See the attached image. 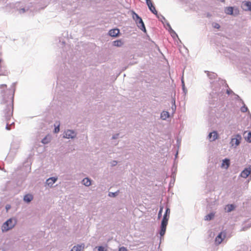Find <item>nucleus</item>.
Returning a JSON list of instances; mask_svg holds the SVG:
<instances>
[{
	"mask_svg": "<svg viewBox=\"0 0 251 251\" xmlns=\"http://www.w3.org/2000/svg\"><path fill=\"white\" fill-rule=\"evenodd\" d=\"M16 83L12 84L11 88H7L6 84L0 85V96L1 97V103L5 104V108L3 110V117L6 122V129L10 130L15 123L11 121L13 112V100L15 91Z\"/></svg>",
	"mask_w": 251,
	"mask_h": 251,
	"instance_id": "obj_1",
	"label": "nucleus"
},
{
	"mask_svg": "<svg viewBox=\"0 0 251 251\" xmlns=\"http://www.w3.org/2000/svg\"><path fill=\"white\" fill-rule=\"evenodd\" d=\"M213 93L217 94L220 99L224 98L225 95H229L233 92L228 87L225 80L218 78V80L210 81Z\"/></svg>",
	"mask_w": 251,
	"mask_h": 251,
	"instance_id": "obj_2",
	"label": "nucleus"
},
{
	"mask_svg": "<svg viewBox=\"0 0 251 251\" xmlns=\"http://www.w3.org/2000/svg\"><path fill=\"white\" fill-rule=\"evenodd\" d=\"M170 209L167 207L165 209V213L163 215V219L161 222L160 230L159 233L161 237L164 235L166 230L167 226L168 225V220L170 218Z\"/></svg>",
	"mask_w": 251,
	"mask_h": 251,
	"instance_id": "obj_3",
	"label": "nucleus"
},
{
	"mask_svg": "<svg viewBox=\"0 0 251 251\" xmlns=\"http://www.w3.org/2000/svg\"><path fill=\"white\" fill-rule=\"evenodd\" d=\"M17 221L16 218H11L6 221L1 226L2 232H5L12 229L17 224Z\"/></svg>",
	"mask_w": 251,
	"mask_h": 251,
	"instance_id": "obj_4",
	"label": "nucleus"
},
{
	"mask_svg": "<svg viewBox=\"0 0 251 251\" xmlns=\"http://www.w3.org/2000/svg\"><path fill=\"white\" fill-rule=\"evenodd\" d=\"M132 18L135 21L138 27L144 33H147V30L142 18L134 11H132Z\"/></svg>",
	"mask_w": 251,
	"mask_h": 251,
	"instance_id": "obj_5",
	"label": "nucleus"
},
{
	"mask_svg": "<svg viewBox=\"0 0 251 251\" xmlns=\"http://www.w3.org/2000/svg\"><path fill=\"white\" fill-rule=\"evenodd\" d=\"M235 50L234 47L233 48H227V49L226 50L225 55L226 57L229 58L230 60L234 61L235 58Z\"/></svg>",
	"mask_w": 251,
	"mask_h": 251,
	"instance_id": "obj_6",
	"label": "nucleus"
},
{
	"mask_svg": "<svg viewBox=\"0 0 251 251\" xmlns=\"http://www.w3.org/2000/svg\"><path fill=\"white\" fill-rule=\"evenodd\" d=\"M146 4L148 5V7L149 9V10L154 15H156V16L157 17V18H159L158 14L157 13V11L155 9V8L152 2V1L149 0V1H146Z\"/></svg>",
	"mask_w": 251,
	"mask_h": 251,
	"instance_id": "obj_7",
	"label": "nucleus"
},
{
	"mask_svg": "<svg viewBox=\"0 0 251 251\" xmlns=\"http://www.w3.org/2000/svg\"><path fill=\"white\" fill-rule=\"evenodd\" d=\"M76 136V133L74 130L68 129L64 133L63 137L67 139H73Z\"/></svg>",
	"mask_w": 251,
	"mask_h": 251,
	"instance_id": "obj_8",
	"label": "nucleus"
},
{
	"mask_svg": "<svg viewBox=\"0 0 251 251\" xmlns=\"http://www.w3.org/2000/svg\"><path fill=\"white\" fill-rule=\"evenodd\" d=\"M225 237V234H224L222 232L219 233L217 236L216 237L215 242L216 245H219L221 244L223 241Z\"/></svg>",
	"mask_w": 251,
	"mask_h": 251,
	"instance_id": "obj_9",
	"label": "nucleus"
},
{
	"mask_svg": "<svg viewBox=\"0 0 251 251\" xmlns=\"http://www.w3.org/2000/svg\"><path fill=\"white\" fill-rule=\"evenodd\" d=\"M251 173V167L245 168L241 173L240 176L246 178Z\"/></svg>",
	"mask_w": 251,
	"mask_h": 251,
	"instance_id": "obj_10",
	"label": "nucleus"
},
{
	"mask_svg": "<svg viewBox=\"0 0 251 251\" xmlns=\"http://www.w3.org/2000/svg\"><path fill=\"white\" fill-rule=\"evenodd\" d=\"M205 72L207 73V76L210 79V81H213V79H214V80H218V78L217 77V75L216 74L208 71H205Z\"/></svg>",
	"mask_w": 251,
	"mask_h": 251,
	"instance_id": "obj_11",
	"label": "nucleus"
},
{
	"mask_svg": "<svg viewBox=\"0 0 251 251\" xmlns=\"http://www.w3.org/2000/svg\"><path fill=\"white\" fill-rule=\"evenodd\" d=\"M108 33L110 36L116 37L119 35L120 33V30L118 28L112 29L109 30Z\"/></svg>",
	"mask_w": 251,
	"mask_h": 251,
	"instance_id": "obj_12",
	"label": "nucleus"
},
{
	"mask_svg": "<svg viewBox=\"0 0 251 251\" xmlns=\"http://www.w3.org/2000/svg\"><path fill=\"white\" fill-rule=\"evenodd\" d=\"M208 137L210 141H215L218 137V133L214 131L209 133Z\"/></svg>",
	"mask_w": 251,
	"mask_h": 251,
	"instance_id": "obj_13",
	"label": "nucleus"
},
{
	"mask_svg": "<svg viewBox=\"0 0 251 251\" xmlns=\"http://www.w3.org/2000/svg\"><path fill=\"white\" fill-rule=\"evenodd\" d=\"M57 178L55 177H51L47 179L46 180L47 184L49 186H52V185L56 181Z\"/></svg>",
	"mask_w": 251,
	"mask_h": 251,
	"instance_id": "obj_14",
	"label": "nucleus"
},
{
	"mask_svg": "<svg viewBox=\"0 0 251 251\" xmlns=\"http://www.w3.org/2000/svg\"><path fill=\"white\" fill-rule=\"evenodd\" d=\"M242 7L245 10L251 11V2H243L242 4Z\"/></svg>",
	"mask_w": 251,
	"mask_h": 251,
	"instance_id": "obj_15",
	"label": "nucleus"
},
{
	"mask_svg": "<svg viewBox=\"0 0 251 251\" xmlns=\"http://www.w3.org/2000/svg\"><path fill=\"white\" fill-rule=\"evenodd\" d=\"M230 165V160L227 158H225L223 160L222 163V167L223 168L227 169Z\"/></svg>",
	"mask_w": 251,
	"mask_h": 251,
	"instance_id": "obj_16",
	"label": "nucleus"
},
{
	"mask_svg": "<svg viewBox=\"0 0 251 251\" xmlns=\"http://www.w3.org/2000/svg\"><path fill=\"white\" fill-rule=\"evenodd\" d=\"M235 208V205L234 204H227L225 208V211L226 212H230Z\"/></svg>",
	"mask_w": 251,
	"mask_h": 251,
	"instance_id": "obj_17",
	"label": "nucleus"
},
{
	"mask_svg": "<svg viewBox=\"0 0 251 251\" xmlns=\"http://www.w3.org/2000/svg\"><path fill=\"white\" fill-rule=\"evenodd\" d=\"M84 245L82 244L81 245H77L74 246L71 251H81L84 249Z\"/></svg>",
	"mask_w": 251,
	"mask_h": 251,
	"instance_id": "obj_18",
	"label": "nucleus"
},
{
	"mask_svg": "<svg viewBox=\"0 0 251 251\" xmlns=\"http://www.w3.org/2000/svg\"><path fill=\"white\" fill-rule=\"evenodd\" d=\"M167 26L168 27V30L170 32V34H171V36L173 38H175L176 37H178L177 34L176 33V32L173 30V29L172 28L170 25L169 24V23H167Z\"/></svg>",
	"mask_w": 251,
	"mask_h": 251,
	"instance_id": "obj_19",
	"label": "nucleus"
},
{
	"mask_svg": "<svg viewBox=\"0 0 251 251\" xmlns=\"http://www.w3.org/2000/svg\"><path fill=\"white\" fill-rule=\"evenodd\" d=\"M244 138L248 142H251V132L245 131L244 133Z\"/></svg>",
	"mask_w": 251,
	"mask_h": 251,
	"instance_id": "obj_20",
	"label": "nucleus"
},
{
	"mask_svg": "<svg viewBox=\"0 0 251 251\" xmlns=\"http://www.w3.org/2000/svg\"><path fill=\"white\" fill-rule=\"evenodd\" d=\"M33 200V196L31 194H26L24 197V201L27 203Z\"/></svg>",
	"mask_w": 251,
	"mask_h": 251,
	"instance_id": "obj_21",
	"label": "nucleus"
},
{
	"mask_svg": "<svg viewBox=\"0 0 251 251\" xmlns=\"http://www.w3.org/2000/svg\"><path fill=\"white\" fill-rule=\"evenodd\" d=\"M169 116L170 114L168 111H163L161 113L160 117L162 120H166L167 118H168L169 117Z\"/></svg>",
	"mask_w": 251,
	"mask_h": 251,
	"instance_id": "obj_22",
	"label": "nucleus"
},
{
	"mask_svg": "<svg viewBox=\"0 0 251 251\" xmlns=\"http://www.w3.org/2000/svg\"><path fill=\"white\" fill-rule=\"evenodd\" d=\"M123 44L124 42L121 40H116L113 42V46L117 47H122Z\"/></svg>",
	"mask_w": 251,
	"mask_h": 251,
	"instance_id": "obj_23",
	"label": "nucleus"
},
{
	"mask_svg": "<svg viewBox=\"0 0 251 251\" xmlns=\"http://www.w3.org/2000/svg\"><path fill=\"white\" fill-rule=\"evenodd\" d=\"M225 12L228 15L233 14V7H227L225 9Z\"/></svg>",
	"mask_w": 251,
	"mask_h": 251,
	"instance_id": "obj_24",
	"label": "nucleus"
},
{
	"mask_svg": "<svg viewBox=\"0 0 251 251\" xmlns=\"http://www.w3.org/2000/svg\"><path fill=\"white\" fill-rule=\"evenodd\" d=\"M82 182L83 184L85 185L86 186H89L91 184L90 179L87 177L84 178L82 180Z\"/></svg>",
	"mask_w": 251,
	"mask_h": 251,
	"instance_id": "obj_25",
	"label": "nucleus"
},
{
	"mask_svg": "<svg viewBox=\"0 0 251 251\" xmlns=\"http://www.w3.org/2000/svg\"><path fill=\"white\" fill-rule=\"evenodd\" d=\"M214 214L213 213H210L205 216L204 220L205 221H210L214 218Z\"/></svg>",
	"mask_w": 251,
	"mask_h": 251,
	"instance_id": "obj_26",
	"label": "nucleus"
},
{
	"mask_svg": "<svg viewBox=\"0 0 251 251\" xmlns=\"http://www.w3.org/2000/svg\"><path fill=\"white\" fill-rule=\"evenodd\" d=\"M119 193V191H117L115 192H109L108 194V196H109L110 197L115 198L117 196H118Z\"/></svg>",
	"mask_w": 251,
	"mask_h": 251,
	"instance_id": "obj_27",
	"label": "nucleus"
},
{
	"mask_svg": "<svg viewBox=\"0 0 251 251\" xmlns=\"http://www.w3.org/2000/svg\"><path fill=\"white\" fill-rule=\"evenodd\" d=\"M50 141V138H48L47 136L44 137L41 141V142L43 144H47L49 143Z\"/></svg>",
	"mask_w": 251,
	"mask_h": 251,
	"instance_id": "obj_28",
	"label": "nucleus"
},
{
	"mask_svg": "<svg viewBox=\"0 0 251 251\" xmlns=\"http://www.w3.org/2000/svg\"><path fill=\"white\" fill-rule=\"evenodd\" d=\"M242 140V137L239 135H236V146H238Z\"/></svg>",
	"mask_w": 251,
	"mask_h": 251,
	"instance_id": "obj_29",
	"label": "nucleus"
},
{
	"mask_svg": "<svg viewBox=\"0 0 251 251\" xmlns=\"http://www.w3.org/2000/svg\"><path fill=\"white\" fill-rule=\"evenodd\" d=\"M163 206H160V209H159V211L158 212V219H160L161 216H162V212H163Z\"/></svg>",
	"mask_w": 251,
	"mask_h": 251,
	"instance_id": "obj_30",
	"label": "nucleus"
},
{
	"mask_svg": "<svg viewBox=\"0 0 251 251\" xmlns=\"http://www.w3.org/2000/svg\"><path fill=\"white\" fill-rule=\"evenodd\" d=\"M248 109L247 107L245 104L241 107V111L242 112H246L248 111Z\"/></svg>",
	"mask_w": 251,
	"mask_h": 251,
	"instance_id": "obj_31",
	"label": "nucleus"
},
{
	"mask_svg": "<svg viewBox=\"0 0 251 251\" xmlns=\"http://www.w3.org/2000/svg\"><path fill=\"white\" fill-rule=\"evenodd\" d=\"M181 83H182V88L183 91L185 93H186V92L187 91V90L185 89L184 82V80H183V79H181Z\"/></svg>",
	"mask_w": 251,
	"mask_h": 251,
	"instance_id": "obj_32",
	"label": "nucleus"
},
{
	"mask_svg": "<svg viewBox=\"0 0 251 251\" xmlns=\"http://www.w3.org/2000/svg\"><path fill=\"white\" fill-rule=\"evenodd\" d=\"M98 251H107L106 249L104 248V247L100 246L98 247Z\"/></svg>",
	"mask_w": 251,
	"mask_h": 251,
	"instance_id": "obj_33",
	"label": "nucleus"
},
{
	"mask_svg": "<svg viewBox=\"0 0 251 251\" xmlns=\"http://www.w3.org/2000/svg\"><path fill=\"white\" fill-rule=\"evenodd\" d=\"M235 140V137H234V135L232 136V137L231 138V141L230 142V144L232 146H233L234 144H235V141H234Z\"/></svg>",
	"mask_w": 251,
	"mask_h": 251,
	"instance_id": "obj_34",
	"label": "nucleus"
},
{
	"mask_svg": "<svg viewBox=\"0 0 251 251\" xmlns=\"http://www.w3.org/2000/svg\"><path fill=\"white\" fill-rule=\"evenodd\" d=\"M158 15H159V18H158V19L161 22H163V20L166 21V19H165V17L163 15H162L161 14H158Z\"/></svg>",
	"mask_w": 251,
	"mask_h": 251,
	"instance_id": "obj_35",
	"label": "nucleus"
},
{
	"mask_svg": "<svg viewBox=\"0 0 251 251\" xmlns=\"http://www.w3.org/2000/svg\"><path fill=\"white\" fill-rule=\"evenodd\" d=\"M27 10L25 8H21L19 9V13L20 14L24 13Z\"/></svg>",
	"mask_w": 251,
	"mask_h": 251,
	"instance_id": "obj_36",
	"label": "nucleus"
},
{
	"mask_svg": "<svg viewBox=\"0 0 251 251\" xmlns=\"http://www.w3.org/2000/svg\"><path fill=\"white\" fill-rule=\"evenodd\" d=\"M118 251H127V249L125 247H120Z\"/></svg>",
	"mask_w": 251,
	"mask_h": 251,
	"instance_id": "obj_37",
	"label": "nucleus"
},
{
	"mask_svg": "<svg viewBox=\"0 0 251 251\" xmlns=\"http://www.w3.org/2000/svg\"><path fill=\"white\" fill-rule=\"evenodd\" d=\"M213 26L214 28H217V29H219L220 27V25L217 23H215Z\"/></svg>",
	"mask_w": 251,
	"mask_h": 251,
	"instance_id": "obj_38",
	"label": "nucleus"
},
{
	"mask_svg": "<svg viewBox=\"0 0 251 251\" xmlns=\"http://www.w3.org/2000/svg\"><path fill=\"white\" fill-rule=\"evenodd\" d=\"M119 135V134H116L112 136V138L113 139H117V138H118V137Z\"/></svg>",
	"mask_w": 251,
	"mask_h": 251,
	"instance_id": "obj_39",
	"label": "nucleus"
},
{
	"mask_svg": "<svg viewBox=\"0 0 251 251\" xmlns=\"http://www.w3.org/2000/svg\"><path fill=\"white\" fill-rule=\"evenodd\" d=\"M59 131V126H58L57 127H55L54 128V132L55 133H57V132H58Z\"/></svg>",
	"mask_w": 251,
	"mask_h": 251,
	"instance_id": "obj_40",
	"label": "nucleus"
},
{
	"mask_svg": "<svg viewBox=\"0 0 251 251\" xmlns=\"http://www.w3.org/2000/svg\"><path fill=\"white\" fill-rule=\"evenodd\" d=\"M11 207L10 205H8V204H7L5 206V208L7 210V211L9 209H10V208Z\"/></svg>",
	"mask_w": 251,
	"mask_h": 251,
	"instance_id": "obj_41",
	"label": "nucleus"
},
{
	"mask_svg": "<svg viewBox=\"0 0 251 251\" xmlns=\"http://www.w3.org/2000/svg\"><path fill=\"white\" fill-rule=\"evenodd\" d=\"M117 164V162L116 161H113L112 163V166H115Z\"/></svg>",
	"mask_w": 251,
	"mask_h": 251,
	"instance_id": "obj_42",
	"label": "nucleus"
},
{
	"mask_svg": "<svg viewBox=\"0 0 251 251\" xmlns=\"http://www.w3.org/2000/svg\"><path fill=\"white\" fill-rule=\"evenodd\" d=\"M59 42L61 43V45H64L65 44V41H61V39L59 40Z\"/></svg>",
	"mask_w": 251,
	"mask_h": 251,
	"instance_id": "obj_43",
	"label": "nucleus"
},
{
	"mask_svg": "<svg viewBox=\"0 0 251 251\" xmlns=\"http://www.w3.org/2000/svg\"><path fill=\"white\" fill-rule=\"evenodd\" d=\"M210 16L209 14V13H208V14H207V16L208 17V16Z\"/></svg>",
	"mask_w": 251,
	"mask_h": 251,
	"instance_id": "obj_44",
	"label": "nucleus"
},
{
	"mask_svg": "<svg viewBox=\"0 0 251 251\" xmlns=\"http://www.w3.org/2000/svg\"><path fill=\"white\" fill-rule=\"evenodd\" d=\"M177 155V153H176V157Z\"/></svg>",
	"mask_w": 251,
	"mask_h": 251,
	"instance_id": "obj_45",
	"label": "nucleus"
},
{
	"mask_svg": "<svg viewBox=\"0 0 251 251\" xmlns=\"http://www.w3.org/2000/svg\"><path fill=\"white\" fill-rule=\"evenodd\" d=\"M0 169H1L0 168Z\"/></svg>",
	"mask_w": 251,
	"mask_h": 251,
	"instance_id": "obj_46",
	"label": "nucleus"
},
{
	"mask_svg": "<svg viewBox=\"0 0 251 251\" xmlns=\"http://www.w3.org/2000/svg\"><path fill=\"white\" fill-rule=\"evenodd\" d=\"M250 251H251V250Z\"/></svg>",
	"mask_w": 251,
	"mask_h": 251,
	"instance_id": "obj_47",
	"label": "nucleus"
}]
</instances>
